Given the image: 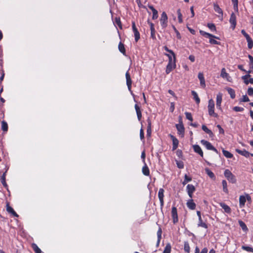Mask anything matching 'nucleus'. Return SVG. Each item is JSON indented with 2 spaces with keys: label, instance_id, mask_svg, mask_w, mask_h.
I'll return each mask as SVG.
<instances>
[{
  "label": "nucleus",
  "instance_id": "1",
  "mask_svg": "<svg viewBox=\"0 0 253 253\" xmlns=\"http://www.w3.org/2000/svg\"><path fill=\"white\" fill-rule=\"evenodd\" d=\"M200 34L206 38L209 39V42L211 44L220 45V42H218L215 40H219V38L214 36L211 34L206 32L203 30H200Z\"/></svg>",
  "mask_w": 253,
  "mask_h": 253
},
{
  "label": "nucleus",
  "instance_id": "2",
  "mask_svg": "<svg viewBox=\"0 0 253 253\" xmlns=\"http://www.w3.org/2000/svg\"><path fill=\"white\" fill-rule=\"evenodd\" d=\"M208 109L209 115L210 116L214 118H217L218 117V114L214 112V102L212 99L209 100Z\"/></svg>",
  "mask_w": 253,
  "mask_h": 253
},
{
  "label": "nucleus",
  "instance_id": "3",
  "mask_svg": "<svg viewBox=\"0 0 253 253\" xmlns=\"http://www.w3.org/2000/svg\"><path fill=\"white\" fill-rule=\"evenodd\" d=\"M224 175L229 182L232 184L236 183L237 179L236 176L229 169H226L225 170L224 172Z\"/></svg>",
  "mask_w": 253,
  "mask_h": 253
},
{
  "label": "nucleus",
  "instance_id": "4",
  "mask_svg": "<svg viewBox=\"0 0 253 253\" xmlns=\"http://www.w3.org/2000/svg\"><path fill=\"white\" fill-rule=\"evenodd\" d=\"M164 49L167 52H169L170 54L168 53H165V55L167 56L169 58L168 63H176V55L174 52L170 49H169L167 46L164 47Z\"/></svg>",
  "mask_w": 253,
  "mask_h": 253
},
{
  "label": "nucleus",
  "instance_id": "5",
  "mask_svg": "<svg viewBox=\"0 0 253 253\" xmlns=\"http://www.w3.org/2000/svg\"><path fill=\"white\" fill-rule=\"evenodd\" d=\"M175 126L177 130V133L181 135V137H183L184 135L185 128L182 123V118L180 116L179 117V124H176Z\"/></svg>",
  "mask_w": 253,
  "mask_h": 253
},
{
  "label": "nucleus",
  "instance_id": "6",
  "mask_svg": "<svg viewBox=\"0 0 253 253\" xmlns=\"http://www.w3.org/2000/svg\"><path fill=\"white\" fill-rule=\"evenodd\" d=\"M201 143L202 145L205 146L208 150H212L216 154H218V150L214 146H213L210 142L203 139L201 140Z\"/></svg>",
  "mask_w": 253,
  "mask_h": 253
},
{
  "label": "nucleus",
  "instance_id": "7",
  "mask_svg": "<svg viewBox=\"0 0 253 253\" xmlns=\"http://www.w3.org/2000/svg\"><path fill=\"white\" fill-rule=\"evenodd\" d=\"M241 33L246 38L248 42V47L249 49H252L253 47V40L250 37L249 35L246 32L245 30H241Z\"/></svg>",
  "mask_w": 253,
  "mask_h": 253
},
{
  "label": "nucleus",
  "instance_id": "8",
  "mask_svg": "<svg viewBox=\"0 0 253 253\" xmlns=\"http://www.w3.org/2000/svg\"><path fill=\"white\" fill-rule=\"evenodd\" d=\"M168 16L165 12H163L160 19V24L163 28H166L168 25Z\"/></svg>",
  "mask_w": 253,
  "mask_h": 253
},
{
  "label": "nucleus",
  "instance_id": "9",
  "mask_svg": "<svg viewBox=\"0 0 253 253\" xmlns=\"http://www.w3.org/2000/svg\"><path fill=\"white\" fill-rule=\"evenodd\" d=\"M126 83L128 87V89L130 92L131 94L133 95L134 94H133L132 91L131 90L132 81L128 71L126 73Z\"/></svg>",
  "mask_w": 253,
  "mask_h": 253
},
{
  "label": "nucleus",
  "instance_id": "10",
  "mask_svg": "<svg viewBox=\"0 0 253 253\" xmlns=\"http://www.w3.org/2000/svg\"><path fill=\"white\" fill-rule=\"evenodd\" d=\"M171 214L173 223L174 224L177 223L178 221V218L177 208L173 206L172 207Z\"/></svg>",
  "mask_w": 253,
  "mask_h": 253
},
{
  "label": "nucleus",
  "instance_id": "11",
  "mask_svg": "<svg viewBox=\"0 0 253 253\" xmlns=\"http://www.w3.org/2000/svg\"><path fill=\"white\" fill-rule=\"evenodd\" d=\"M164 192L165 190L163 188H160L158 192V198L160 200V207L161 209L163 208L164 205Z\"/></svg>",
  "mask_w": 253,
  "mask_h": 253
},
{
  "label": "nucleus",
  "instance_id": "12",
  "mask_svg": "<svg viewBox=\"0 0 253 253\" xmlns=\"http://www.w3.org/2000/svg\"><path fill=\"white\" fill-rule=\"evenodd\" d=\"M132 28L135 37V41L137 42L140 39V34L135 26L134 21L132 22Z\"/></svg>",
  "mask_w": 253,
  "mask_h": 253
},
{
  "label": "nucleus",
  "instance_id": "13",
  "mask_svg": "<svg viewBox=\"0 0 253 253\" xmlns=\"http://www.w3.org/2000/svg\"><path fill=\"white\" fill-rule=\"evenodd\" d=\"M9 167L6 166L5 168V171L3 172L2 175H1L0 180L1 183H2V185L4 187L7 188L8 187V185L6 182V173L7 172V170H8Z\"/></svg>",
  "mask_w": 253,
  "mask_h": 253
},
{
  "label": "nucleus",
  "instance_id": "14",
  "mask_svg": "<svg viewBox=\"0 0 253 253\" xmlns=\"http://www.w3.org/2000/svg\"><path fill=\"white\" fill-rule=\"evenodd\" d=\"M196 188L192 184H188L186 186V191L190 198H192L193 193L195 191Z\"/></svg>",
  "mask_w": 253,
  "mask_h": 253
},
{
  "label": "nucleus",
  "instance_id": "15",
  "mask_svg": "<svg viewBox=\"0 0 253 253\" xmlns=\"http://www.w3.org/2000/svg\"><path fill=\"white\" fill-rule=\"evenodd\" d=\"M229 22L231 24V28L233 30H234L237 24V22L236 15L233 12H232L230 15Z\"/></svg>",
  "mask_w": 253,
  "mask_h": 253
},
{
  "label": "nucleus",
  "instance_id": "16",
  "mask_svg": "<svg viewBox=\"0 0 253 253\" xmlns=\"http://www.w3.org/2000/svg\"><path fill=\"white\" fill-rule=\"evenodd\" d=\"M169 136L170 137L172 141V150H176L178 146L179 141L173 135L169 134Z\"/></svg>",
  "mask_w": 253,
  "mask_h": 253
},
{
  "label": "nucleus",
  "instance_id": "17",
  "mask_svg": "<svg viewBox=\"0 0 253 253\" xmlns=\"http://www.w3.org/2000/svg\"><path fill=\"white\" fill-rule=\"evenodd\" d=\"M222 100V94L218 93L216 95V105L217 109L221 110V104Z\"/></svg>",
  "mask_w": 253,
  "mask_h": 253
},
{
  "label": "nucleus",
  "instance_id": "18",
  "mask_svg": "<svg viewBox=\"0 0 253 253\" xmlns=\"http://www.w3.org/2000/svg\"><path fill=\"white\" fill-rule=\"evenodd\" d=\"M198 77L200 82L201 86L202 88H205L206 87V83H205V77H204L203 73H201V72L199 73Z\"/></svg>",
  "mask_w": 253,
  "mask_h": 253
},
{
  "label": "nucleus",
  "instance_id": "19",
  "mask_svg": "<svg viewBox=\"0 0 253 253\" xmlns=\"http://www.w3.org/2000/svg\"><path fill=\"white\" fill-rule=\"evenodd\" d=\"M220 76L222 78L226 79L228 82L231 81V78L229 76V74L226 72V70L224 68L221 69Z\"/></svg>",
  "mask_w": 253,
  "mask_h": 253
},
{
  "label": "nucleus",
  "instance_id": "20",
  "mask_svg": "<svg viewBox=\"0 0 253 253\" xmlns=\"http://www.w3.org/2000/svg\"><path fill=\"white\" fill-rule=\"evenodd\" d=\"M193 148L194 151L195 153L198 154L202 158L203 157L204 153H203V152L201 148L200 147V146L199 145H197V144L193 145Z\"/></svg>",
  "mask_w": 253,
  "mask_h": 253
},
{
  "label": "nucleus",
  "instance_id": "21",
  "mask_svg": "<svg viewBox=\"0 0 253 253\" xmlns=\"http://www.w3.org/2000/svg\"><path fill=\"white\" fill-rule=\"evenodd\" d=\"M6 211L14 217H17L19 216L18 214L10 206L9 203H6Z\"/></svg>",
  "mask_w": 253,
  "mask_h": 253
},
{
  "label": "nucleus",
  "instance_id": "22",
  "mask_svg": "<svg viewBox=\"0 0 253 253\" xmlns=\"http://www.w3.org/2000/svg\"><path fill=\"white\" fill-rule=\"evenodd\" d=\"M176 67V64L174 63H168L166 70V73L167 74H169L170 72L172 71Z\"/></svg>",
  "mask_w": 253,
  "mask_h": 253
},
{
  "label": "nucleus",
  "instance_id": "23",
  "mask_svg": "<svg viewBox=\"0 0 253 253\" xmlns=\"http://www.w3.org/2000/svg\"><path fill=\"white\" fill-rule=\"evenodd\" d=\"M147 136L148 137H150L151 135L152 132V129H151V119L148 118L147 119Z\"/></svg>",
  "mask_w": 253,
  "mask_h": 253
},
{
  "label": "nucleus",
  "instance_id": "24",
  "mask_svg": "<svg viewBox=\"0 0 253 253\" xmlns=\"http://www.w3.org/2000/svg\"><path fill=\"white\" fill-rule=\"evenodd\" d=\"M220 206L224 210V212L227 213H230L231 212V209L227 205L224 203H220Z\"/></svg>",
  "mask_w": 253,
  "mask_h": 253
},
{
  "label": "nucleus",
  "instance_id": "25",
  "mask_svg": "<svg viewBox=\"0 0 253 253\" xmlns=\"http://www.w3.org/2000/svg\"><path fill=\"white\" fill-rule=\"evenodd\" d=\"M148 7L152 10L153 13L152 19L153 20H155L158 17V11L154 7V6L152 5H149Z\"/></svg>",
  "mask_w": 253,
  "mask_h": 253
},
{
  "label": "nucleus",
  "instance_id": "26",
  "mask_svg": "<svg viewBox=\"0 0 253 253\" xmlns=\"http://www.w3.org/2000/svg\"><path fill=\"white\" fill-rule=\"evenodd\" d=\"M186 205L187 207L190 210H194L196 209V204L194 202L192 198L187 201Z\"/></svg>",
  "mask_w": 253,
  "mask_h": 253
},
{
  "label": "nucleus",
  "instance_id": "27",
  "mask_svg": "<svg viewBox=\"0 0 253 253\" xmlns=\"http://www.w3.org/2000/svg\"><path fill=\"white\" fill-rule=\"evenodd\" d=\"M198 227H203L205 229L208 228V224L206 222L204 221L202 218H198V223L197 224Z\"/></svg>",
  "mask_w": 253,
  "mask_h": 253
},
{
  "label": "nucleus",
  "instance_id": "28",
  "mask_svg": "<svg viewBox=\"0 0 253 253\" xmlns=\"http://www.w3.org/2000/svg\"><path fill=\"white\" fill-rule=\"evenodd\" d=\"M213 9L216 12H217L219 14L221 15V16H223V11H222V9L219 7L218 4H217L216 3H213Z\"/></svg>",
  "mask_w": 253,
  "mask_h": 253
},
{
  "label": "nucleus",
  "instance_id": "29",
  "mask_svg": "<svg viewBox=\"0 0 253 253\" xmlns=\"http://www.w3.org/2000/svg\"><path fill=\"white\" fill-rule=\"evenodd\" d=\"M236 151L239 154L245 156L246 158L249 157L251 154H250L248 151L244 149L243 150H241L240 149H236Z\"/></svg>",
  "mask_w": 253,
  "mask_h": 253
},
{
  "label": "nucleus",
  "instance_id": "30",
  "mask_svg": "<svg viewBox=\"0 0 253 253\" xmlns=\"http://www.w3.org/2000/svg\"><path fill=\"white\" fill-rule=\"evenodd\" d=\"M135 109L136 110L138 120L140 121L142 118V114L140 107L137 105L135 104L134 106Z\"/></svg>",
  "mask_w": 253,
  "mask_h": 253
},
{
  "label": "nucleus",
  "instance_id": "31",
  "mask_svg": "<svg viewBox=\"0 0 253 253\" xmlns=\"http://www.w3.org/2000/svg\"><path fill=\"white\" fill-rule=\"evenodd\" d=\"M142 171L144 175L149 176L150 170L146 163H144V166L142 167Z\"/></svg>",
  "mask_w": 253,
  "mask_h": 253
},
{
  "label": "nucleus",
  "instance_id": "32",
  "mask_svg": "<svg viewBox=\"0 0 253 253\" xmlns=\"http://www.w3.org/2000/svg\"><path fill=\"white\" fill-rule=\"evenodd\" d=\"M114 23L115 26H118L120 29H122L123 26L120 17H116L114 19Z\"/></svg>",
  "mask_w": 253,
  "mask_h": 253
},
{
  "label": "nucleus",
  "instance_id": "33",
  "mask_svg": "<svg viewBox=\"0 0 253 253\" xmlns=\"http://www.w3.org/2000/svg\"><path fill=\"white\" fill-rule=\"evenodd\" d=\"M118 48L119 51L124 55H126V51L125 47V45L122 42H120L118 45Z\"/></svg>",
  "mask_w": 253,
  "mask_h": 253
},
{
  "label": "nucleus",
  "instance_id": "34",
  "mask_svg": "<svg viewBox=\"0 0 253 253\" xmlns=\"http://www.w3.org/2000/svg\"><path fill=\"white\" fill-rule=\"evenodd\" d=\"M246 202V197L241 195L239 197V206L240 208H243L245 206V203Z\"/></svg>",
  "mask_w": 253,
  "mask_h": 253
},
{
  "label": "nucleus",
  "instance_id": "35",
  "mask_svg": "<svg viewBox=\"0 0 253 253\" xmlns=\"http://www.w3.org/2000/svg\"><path fill=\"white\" fill-rule=\"evenodd\" d=\"M205 171L207 174L212 179L215 180V176L214 174V173L211 170L209 169L206 168L205 169Z\"/></svg>",
  "mask_w": 253,
  "mask_h": 253
},
{
  "label": "nucleus",
  "instance_id": "36",
  "mask_svg": "<svg viewBox=\"0 0 253 253\" xmlns=\"http://www.w3.org/2000/svg\"><path fill=\"white\" fill-rule=\"evenodd\" d=\"M202 128L206 133L208 134L210 137H212L213 135L212 131L209 129L206 126L203 125L202 126Z\"/></svg>",
  "mask_w": 253,
  "mask_h": 253
},
{
  "label": "nucleus",
  "instance_id": "37",
  "mask_svg": "<svg viewBox=\"0 0 253 253\" xmlns=\"http://www.w3.org/2000/svg\"><path fill=\"white\" fill-rule=\"evenodd\" d=\"M191 93H192V95L193 96V98L195 100L196 103L197 104H199L200 102V99L196 91L192 90L191 92Z\"/></svg>",
  "mask_w": 253,
  "mask_h": 253
},
{
  "label": "nucleus",
  "instance_id": "38",
  "mask_svg": "<svg viewBox=\"0 0 253 253\" xmlns=\"http://www.w3.org/2000/svg\"><path fill=\"white\" fill-rule=\"evenodd\" d=\"M31 247L35 253H42L41 250L35 243H33L31 245Z\"/></svg>",
  "mask_w": 253,
  "mask_h": 253
},
{
  "label": "nucleus",
  "instance_id": "39",
  "mask_svg": "<svg viewBox=\"0 0 253 253\" xmlns=\"http://www.w3.org/2000/svg\"><path fill=\"white\" fill-rule=\"evenodd\" d=\"M184 250L185 252L187 253H190V247L189 246V242L188 241L184 242Z\"/></svg>",
  "mask_w": 253,
  "mask_h": 253
},
{
  "label": "nucleus",
  "instance_id": "40",
  "mask_svg": "<svg viewBox=\"0 0 253 253\" xmlns=\"http://www.w3.org/2000/svg\"><path fill=\"white\" fill-rule=\"evenodd\" d=\"M222 153L223 155L227 158H232L233 157V155L232 154L224 149H222Z\"/></svg>",
  "mask_w": 253,
  "mask_h": 253
},
{
  "label": "nucleus",
  "instance_id": "41",
  "mask_svg": "<svg viewBox=\"0 0 253 253\" xmlns=\"http://www.w3.org/2000/svg\"><path fill=\"white\" fill-rule=\"evenodd\" d=\"M8 126L7 123L5 121L1 122V129L4 132H7L8 130Z\"/></svg>",
  "mask_w": 253,
  "mask_h": 253
},
{
  "label": "nucleus",
  "instance_id": "42",
  "mask_svg": "<svg viewBox=\"0 0 253 253\" xmlns=\"http://www.w3.org/2000/svg\"><path fill=\"white\" fill-rule=\"evenodd\" d=\"M227 90L228 91V93L230 94V97L232 99H234L235 98L236 94L235 90L229 87L227 88Z\"/></svg>",
  "mask_w": 253,
  "mask_h": 253
},
{
  "label": "nucleus",
  "instance_id": "43",
  "mask_svg": "<svg viewBox=\"0 0 253 253\" xmlns=\"http://www.w3.org/2000/svg\"><path fill=\"white\" fill-rule=\"evenodd\" d=\"M240 226L241 227L242 230L244 231H247L248 228L246 224L242 220H239L238 221Z\"/></svg>",
  "mask_w": 253,
  "mask_h": 253
},
{
  "label": "nucleus",
  "instance_id": "44",
  "mask_svg": "<svg viewBox=\"0 0 253 253\" xmlns=\"http://www.w3.org/2000/svg\"><path fill=\"white\" fill-rule=\"evenodd\" d=\"M222 185L223 186V191L226 194L228 193V190L227 188V183L225 180H222Z\"/></svg>",
  "mask_w": 253,
  "mask_h": 253
},
{
  "label": "nucleus",
  "instance_id": "45",
  "mask_svg": "<svg viewBox=\"0 0 253 253\" xmlns=\"http://www.w3.org/2000/svg\"><path fill=\"white\" fill-rule=\"evenodd\" d=\"M171 247L170 243L167 244L165 249L163 251V253H170Z\"/></svg>",
  "mask_w": 253,
  "mask_h": 253
},
{
  "label": "nucleus",
  "instance_id": "46",
  "mask_svg": "<svg viewBox=\"0 0 253 253\" xmlns=\"http://www.w3.org/2000/svg\"><path fill=\"white\" fill-rule=\"evenodd\" d=\"M208 249L204 248L202 250L201 252H200V249L198 246H196L195 249V253H208Z\"/></svg>",
  "mask_w": 253,
  "mask_h": 253
},
{
  "label": "nucleus",
  "instance_id": "47",
  "mask_svg": "<svg viewBox=\"0 0 253 253\" xmlns=\"http://www.w3.org/2000/svg\"><path fill=\"white\" fill-rule=\"evenodd\" d=\"M192 180V178L189 176H188L187 174H185L184 175V179L183 181L182 182V184L183 185H186L188 182L191 181Z\"/></svg>",
  "mask_w": 253,
  "mask_h": 253
},
{
  "label": "nucleus",
  "instance_id": "48",
  "mask_svg": "<svg viewBox=\"0 0 253 253\" xmlns=\"http://www.w3.org/2000/svg\"><path fill=\"white\" fill-rule=\"evenodd\" d=\"M251 77V75L249 74H247L246 75L243 76L242 77V79L244 81V83L246 84H249V78Z\"/></svg>",
  "mask_w": 253,
  "mask_h": 253
},
{
  "label": "nucleus",
  "instance_id": "49",
  "mask_svg": "<svg viewBox=\"0 0 253 253\" xmlns=\"http://www.w3.org/2000/svg\"><path fill=\"white\" fill-rule=\"evenodd\" d=\"M233 8L235 11H238V0H231Z\"/></svg>",
  "mask_w": 253,
  "mask_h": 253
},
{
  "label": "nucleus",
  "instance_id": "50",
  "mask_svg": "<svg viewBox=\"0 0 253 253\" xmlns=\"http://www.w3.org/2000/svg\"><path fill=\"white\" fill-rule=\"evenodd\" d=\"M207 27L211 30L212 32H214L216 31V28L215 25L213 23H208L207 24Z\"/></svg>",
  "mask_w": 253,
  "mask_h": 253
},
{
  "label": "nucleus",
  "instance_id": "51",
  "mask_svg": "<svg viewBox=\"0 0 253 253\" xmlns=\"http://www.w3.org/2000/svg\"><path fill=\"white\" fill-rule=\"evenodd\" d=\"M177 15H178V22L180 23H181L183 22V20H182V14L181 13V10H180V9H178L177 10Z\"/></svg>",
  "mask_w": 253,
  "mask_h": 253
},
{
  "label": "nucleus",
  "instance_id": "52",
  "mask_svg": "<svg viewBox=\"0 0 253 253\" xmlns=\"http://www.w3.org/2000/svg\"><path fill=\"white\" fill-rule=\"evenodd\" d=\"M242 249L246 251L253 253V248L249 246H242Z\"/></svg>",
  "mask_w": 253,
  "mask_h": 253
},
{
  "label": "nucleus",
  "instance_id": "53",
  "mask_svg": "<svg viewBox=\"0 0 253 253\" xmlns=\"http://www.w3.org/2000/svg\"><path fill=\"white\" fill-rule=\"evenodd\" d=\"M175 162H176L177 167L179 169H183L184 168V163L182 161L175 160Z\"/></svg>",
  "mask_w": 253,
  "mask_h": 253
},
{
  "label": "nucleus",
  "instance_id": "54",
  "mask_svg": "<svg viewBox=\"0 0 253 253\" xmlns=\"http://www.w3.org/2000/svg\"><path fill=\"white\" fill-rule=\"evenodd\" d=\"M185 114L186 118L187 119H188V120H189L191 122L193 121V118H192V114L191 113L186 112L185 113Z\"/></svg>",
  "mask_w": 253,
  "mask_h": 253
},
{
  "label": "nucleus",
  "instance_id": "55",
  "mask_svg": "<svg viewBox=\"0 0 253 253\" xmlns=\"http://www.w3.org/2000/svg\"><path fill=\"white\" fill-rule=\"evenodd\" d=\"M233 110L235 112H243L244 109L243 107L235 106L233 108Z\"/></svg>",
  "mask_w": 253,
  "mask_h": 253
},
{
  "label": "nucleus",
  "instance_id": "56",
  "mask_svg": "<svg viewBox=\"0 0 253 253\" xmlns=\"http://www.w3.org/2000/svg\"><path fill=\"white\" fill-rule=\"evenodd\" d=\"M250 99L247 95H244L243 96L242 98L240 100V102H249Z\"/></svg>",
  "mask_w": 253,
  "mask_h": 253
},
{
  "label": "nucleus",
  "instance_id": "57",
  "mask_svg": "<svg viewBox=\"0 0 253 253\" xmlns=\"http://www.w3.org/2000/svg\"><path fill=\"white\" fill-rule=\"evenodd\" d=\"M156 31L155 29L151 30V38L153 40H156V37L155 35Z\"/></svg>",
  "mask_w": 253,
  "mask_h": 253
},
{
  "label": "nucleus",
  "instance_id": "58",
  "mask_svg": "<svg viewBox=\"0 0 253 253\" xmlns=\"http://www.w3.org/2000/svg\"><path fill=\"white\" fill-rule=\"evenodd\" d=\"M162 233V229L161 228H159L158 231H157V233L158 239H159V240H161Z\"/></svg>",
  "mask_w": 253,
  "mask_h": 253
},
{
  "label": "nucleus",
  "instance_id": "59",
  "mask_svg": "<svg viewBox=\"0 0 253 253\" xmlns=\"http://www.w3.org/2000/svg\"><path fill=\"white\" fill-rule=\"evenodd\" d=\"M140 138L141 140L144 139V133L142 128H141L140 130Z\"/></svg>",
  "mask_w": 253,
  "mask_h": 253
},
{
  "label": "nucleus",
  "instance_id": "60",
  "mask_svg": "<svg viewBox=\"0 0 253 253\" xmlns=\"http://www.w3.org/2000/svg\"><path fill=\"white\" fill-rule=\"evenodd\" d=\"M247 93L249 96H253V88L252 87H249L248 91H247Z\"/></svg>",
  "mask_w": 253,
  "mask_h": 253
},
{
  "label": "nucleus",
  "instance_id": "61",
  "mask_svg": "<svg viewBox=\"0 0 253 253\" xmlns=\"http://www.w3.org/2000/svg\"><path fill=\"white\" fill-rule=\"evenodd\" d=\"M173 29H174L175 32L176 34L177 38L178 39H181V37L179 32L178 31V30L176 29V28L174 26H173Z\"/></svg>",
  "mask_w": 253,
  "mask_h": 253
},
{
  "label": "nucleus",
  "instance_id": "62",
  "mask_svg": "<svg viewBox=\"0 0 253 253\" xmlns=\"http://www.w3.org/2000/svg\"><path fill=\"white\" fill-rule=\"evenodd\" d=\"M176 154L179 158H181L183 154L182 151L180 149H178L176 152Z\"/></svg>",
  "mask_w": 253,
  "mask_h": 253
},
{
  "label": "nucleus",
  "instance_id": "63",
  "mask_svg": "<svg viewBox=\"0 0 253 253\" xmlns=\"http://www.w3.org/2000/svg\"><path fill=\"white\" fill-rule=\"evenodd\" d=\"M175 104L174 102H171L170 103V106L169 108V111L170 112L172 113L175 109Z\"/></svg>",
  "mask_w": 253,
  "mask_h": 253
},
{
  "label": "nucleus",
  "instance_id": "64",
  "mask_svg": "<svg viewBox=\"0 0 253 253\" xmlns=\"http://www.w3.org/2000/svg\"><path fill=\"white\" fill-rule=\"evenodd\" d=\"M217 127L219 129V133L223 134L224 133V130L222 128V127L220 126V125H218L217 126Z\"/></svg>",
  "mask_w": 253,
  "mask_h": 253
}]
</instances>
